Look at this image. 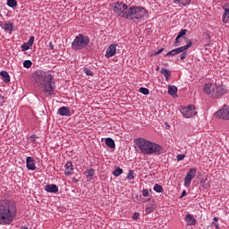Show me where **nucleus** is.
<instances>
[{
    "mask_svg": "<svg viewBox=\"0 0 229 229\" xmlns=\"http://www.w3.org/2000/svg\"><path fill=\"white\" fill-rule=\"evenodd\" d=\"M35 82L38 87L43 88V92L47 96H53L55 86H53V75L47 72L38 70L33 74Z\"/></svg>",
    "mask_w": 229,
    "mask_h": 229,
    "instance_id": "1",
    "label": "nucleus"
},
{
    "mask_svg": "<svg viewBox=\"0 0 229 229\" xmlns=\"http://www.w3.org/2000/svg\"><path fill=\"white\" fill-rule=\"evenodd\" d=\"M134 143L138 148L137 151H140L143 155H162L164 153V147L144 138L134 140Z\"/></svg>",
    "mask_w": 229,
    "mask_h": 229,
    "instance_id": "2",
    "label": "nucleus"
},
{
    "mask_svg": "<svg viewBox=\"0 0 229 229\" xmlns=\"http://www.w3.org/2000/svg\"><path fill=\"white\" fill-rule=\"evenodd\" d=\"M17 216L15 202L9 200L0 204V225H10Z\"/></svg>",
    "mask_w": 229,
    "mask_h": 229,
    "instance_id": "3",
    "label": "nucleus"
},
{
    "mask_svg": "<svg viewBox=\"0 0 229 229\" xmlns=\"http://www.w3.org/2000/svg\"><path fill=\"white\" fill-rule=\"evenodd\" d=\"M148 17V10L140 6H130L125 19L128 21H144Z\"/></svg>",
    "mask_w": 229,
    "mask_h": 229,
    "instance_id": "4",
    "label": "nucleus"
},
{
    "mask_svg": "<svg viewBox=\"0 0 229 229\" xmlns=\"http://www.w3.org/2000/svg\"><path fill=\"white\" fill-rule=\"evenodd\" d=\"M203 91L209 96V98H213L214 99H219V98L226 94V89L223 88V86H217L212 83L205 84Z\"/></svg>",
    "mask_w": 229,
    "mask_h": 229,
    "instance_id": "5",
    "label": "nucleus"
},
{
    "mask_svg": "<svg viewBox=\"0 0 229 229\" xmlns=\"http://www.w3.org/2000/svg\"><path fill=\"white\" fill-rule=\"evenodd\" d=\"M90 43L89 36L79 34L72 43V48L74 51H81L83 47H87V45Z\"/></svg>",
    "mask_w": 229,
    "mask_h": 229,
    "instance_id": "6",
    "label": "nucleus"
},
{
    "mask_svg": "<svg viewBox=\"0 0 229 229\" xmlns=\"http://www.w3.org/2000/svg\"><path fill=\"white\" fill-rule=\"evenodd\" d=\"M128 4H124L123 2H114L112 4V9L115 15L118 17H122L123 19H126L128 15Z\"/></svg>",
    "mask_w": 229,
    "mask_h": 229,
    "instance_id": "7",
    "label": "nucleus"
},
{
    "mask_svg": "<svg viewBox=\"0 0 229 229\" xmlns=\"http://www.w3.org/2000/svg\"><path fill=\"white\" fill-rule=\"evenodd\" d=\"M181 114L185 117L186 119H191V117H194L196 115V108L194 107V105H190L187 107H182L181 109Z\"/></svg>",
    "mask_w": 229,
    "mask_h": 229,
    "instance_id": "8",
    "label": "nucleus"
},
{
    "mask_svg": "<svg viewBox=\"0 0 229 229\" xmlns=\"http://www.w3.org/2000/svg\"><path fill=\"white\" fill-rule=\"evenodd\" d=\"M217 119H224V121H229V107L224 106L220 110L216 113Z\"/></svg>",
    "mask_w": 229,
    "mask_h": 229,
    "instance_id": "9",
    "label": "nucleus"
},
{
    "mask_svg": "<svg viewBox=\"0 0 229 229\" xmlns=\"http://www.w3.org/2000/svg\"><path fill=\"white\" fill-rule=\"evenodd\" d=\"M196 176V169L191 168L189 170V172L186 174V176L184 178V185L185 187H189L191 185V182H192V179Z\"/></svg>",
    "mask_w": 229,
    "mask_h": 229,
    "instance_id": "10",
    "label": "nucleus"
},
{
    "mask_svg": "<svg viewBox=\"0 0 229 229\" xmlns=\"http://www.w3.org/2000/svg\"><path fill=\"white\" fill-rule=\"evenodd\" d=\"M117 44H111L106 51V58H112L115 55Z\"/></svg>",
    "mask_w": 229,
    "mask_h": 229,
    "instance_id": "11",
    "label": "nucleus"
},
{
    "mask_svg": "<svg viewBox=\"0 0 229 229\" xmlns=\"http://www.w3.org/2000/svg\"><path fill=\"white\" fill-rule=\"evenodd\" d=\"M27 169L30 171H35L37 166L35 165V160L31 157H28L26 159Z\"/></svg>",
    "mask_w": 229,
    "mask_h": 229,
    "instance_id": "12",
    "label": "nucleus"
},
{
    "mask_svg": "<svg viewBox=\"0 0 229 229\" xmlns=\"http://www.w3.org/2000/svg\"><path fill=\"white\" fill-rule=\"evenodd\" d=\"M64 174L65 176H71L72 172L74 171V168L72 167V162H67L64 165Z\"/></svg>",
    "mask_w": 229,
    "mask_h": 229,
    "instance_id": "13",
    "label": "nucleus"
},
{
    "mask_svg": "<svg viewBox=\"0 0 229 229\" xmlns=\"http://www.w3.org/2000/svg\"><path fill=\"white\" fill-rule=\"evenodd\" d=\"M59 115L69 117L71 115V111L66 106H62L58 109Z\"/></svg>",
    "mask_w": 229,
    "mask_h": 229,
    "instance_id": "14",
    "label": "nucleus"
},
{
    "mask_svg": "<svg viewBox=\"0 0 229 229\" xmlns=\"http://www.w3.org/2000/svg\"><path fill=\"white\" fill-rule=\"evenodd\" d=\"M185 222L187 226H194V225H196V220L194 218V216H192V215H186L185 216Z\"/></svg>",
    "mask_w": 229,
    "mask_h": 229,
    "instance_id": "15",
    "label": "nucleus"
},
{
    "mask_svg": "<svg viewBox=\"0 0 229 229\" xmlns=\"http://www.w3.org/2000/svg\"><path fill=\"white\" fill-rule=\"evenodd\" d=\"M45 191H47V192L56 193L58 192V186H56V184H47L45 186Z\"/></svg>",
    "mask_w": 229,
    "mask_h": 229,
    "instance_id": "16",
    "label": "nucleus"
},
{
    "mask_svg": "<svg viewBox=\"0 0 229 229\" xmlns=\"http://www.w3.org/2000/svg\"><path fill=\"white\" fill-rule=\"evenodd\" d=\"M192 46V40H190L187 45L175 48V50L177 51V55H180V53H183L184 51H187V49H189V47H191Z\"/></svg>",
    "mask_w": 229,
    "mask_h": 229,
    "instance_id": "17",
    "label": "nucleus"
},
{
    "mask_svg": "<svg viewBox=\"0 0 229 229\" xmlns=\"http://www.w3.org/2000/svg\"><path fill=\"white\" fill-rule=\"evenodd\" d=\"M2 28H3V30H4V31H13V23H12L10 21H6L4 24H2Z\"/></svg>",
    "mask_w": 229,
    "mask_h": 229,
    "instance_id": "18",
    "label": "nucleus"
},
{
    "mask_svg": "<svg viewBox=\"0 0 229 229\" xmlns=\"http://www.w3.org/2000/svg\"><path fill=\"white\" fill-rule=\"evenodd\" d=\"M161 74H163L165 76V81H169V80H171V71H169L168 69L162 68Z\"/></svg>",
    "mask_w": 229,
    "mask_h": 229,
    "instance_id": "19",
    "label": "nucleus"
},
{
    "mask_svg": "<svg viewBox=\"0 0 229 229\" xmlns=\"http://www.w3.org/2000/svg\"><path fill=\"white\" fill-rule=\"evenodd\" d=\"M94 169L93 168H90V169H88L86 170V172H84V174L88 180V182H90V180H92V176H94Z\"/></svg>",
    "mask_w": 229,
    "mask_h": 229,
    "instance_id": "20",
    "label": "nucleus"
},
{
    "mask_svg": "<svg viewBox=\"0 0 229 229\" xmlns=\"http://www.w3.org/2000/svg\"><path fill=\"white\" fill-rule=\"evenodd\" d=\"M0 75L2 76L4 83H10V74H8V72L6 71H2L0 72Z\"/></svg>",
    "mask_w": 229,
    "mask_h": 229,
    "instance_id": "21",
    "label": "nucleus"
},
{
    "mask_svg": "<svg viewBox=\"0 0 229 229\" xmlns=\"http://www.w3.org/2000/svg\"><path fill=\"white\" fill-rule=\"evenodd\" d=\"M106 144L107 148H111L112 149H114V148H115V141H114V139H112V138H106Z\"/></svg>",
    "mask_w": 229,
    "mask_h": 229,
    "instance_id": "22",
    "label": "nucleus"
},
{
    "mask_svg": "<svg viewBox=\"0 0 229 229\" xmlns=\"http://www.w3.org/2000/svg\"><path fill=\"white\" fill-rule=\"evenodd\" d=\"M176 92H178L176 86L172 85L168 87V94H170V96H176Z\"/></svg>",
    "mask_w": 229,
    "mask_h": 229,
    "instance_id": "23",
    "label": "nucleus"
},
{
    "mask_svg": "<svg viewBox=\"0 0 229 229\" xmlns=\"http://www.w3.org/2000/svg\"><path fill=\"white\" fill-rule=\"evenodd\" d=\"M229 21V7L225 9V13L223 14V22L226 24Z\"/></svg>",
    "mask_w": 229,
    "mask_h": 229,
    "instance_id": "24",
    "label": "nucleus"
},
{
    "mask_svg": "<svg viewBox=\"0 0 229 229\" xmlns=\"http://www.w3.org/2000/svg\"><path fill=\"white\" fill-rule=\"evenodd\" d=\"M7 5L10 8H15L17 6V0H7Z\"/></svg>",
    "mask_w": 229,
    "mask_h": 229,
    "instance_id": "25",
    "label": "nucleus"
},
{
    "mask_svg": "<svg viewBox=\"0 0 229 229\" xmlns=\"http://www.w3.org/2000/svg\"><path fill=\"white\" fill-rule=\"evenodd\" d=\"M187 31H188L187 29L182 30L178 33V35H177L178 38H185V35H187Z\"/></svg>",
    "mask_w": 229,
    "mask_h": 229,
    "instance_id": "26",
    "label": "nucleus"
},
{
    "mask_svg": "<svg viewBox=\"0 0 229 229\" xmlns=\"http://www.w3.org/2000/svg\"><path fill=\"white\" fill-rule=\"evenodd\" d=\"M154 191L156 192H164V188L162 187V185L157 183L154 185Z\"/></svg>",
    "mask_w": 229,
    "mask_h": 229,
    "instance_id": "27",
    "label": "nucleus"
},
{
    "mask_svg": "<svg viewBox=\"0 0 229 229\" xmlns=\"http://www.w3.org/2000/svg\"><path fill=\"white\" fill-rule=\"evenodd\" d=\"M200 185L203 187V189H208V187H210V182L207 180L201 181Z\"/></svg>",
    "mask_w": 229,
    "mask_h": 229,
    "instance_id": "28",
    "label": "nucleus"
},
{
    "mask_svg": "<svg viewBox=\"0 0 229 229\" xmlns=\"http://www.w3.org/2000/svg\"><path fill=\"white\" fill-rule=\"evenodd\" d=\"M31 65H33V63L30 60H25L23 63V67H25V69H30Z\"/></svg>",
    "mask_w": 229,
    "mask_h": 229,
    "instance_id": "29",
    "label": "nucleus"
},
{
    "mask_svg": "<svg viewBox=\"0 0 229 229\" xmlns=\"http://www.w3.org/2000/svg\"><path fill=\"white\" fill-rule=\"evenodd\" d=\"M123 173V168H116L114 172H113V174L114 176H121Z\"/></svg>",
    "mask_w": 229,
    "mask_h": 229,
    "instance_id": "30",
    "label": "nucleus"
},
{
    "mask_svg": "<svg viewBox=\"0 0 229 229\" xmlns=\"http://www.w3.org/2000/svg\"><path fill=\"white\" fill-rule=\"evenodd\" d=\"M179 4H182V6H187V4H191V0H176Z\"/></svg>",
    "mask_w": 229,
    "mask_h": 229,
    "instance_id": "31",
    "label": "nucleus"
},
{
    "mask_svg": "<svg viewBox=\"0 0 229 229\" xmlns=\"http://www.w3.org/2000/svg\"><path fill=\"white\" fill-rule=\"evenodd\" d=\"M135 173L132 170H129V173L127 174V180H133L135 178Z\"/></svg>",
    "mask_w": 229,
    "mask_h": 229,
    "instance_id": "32",
    "label": "nucleus"
},
{
    "mask_svg": "<svg viewBox=\"0 0 229 229\" xmlns=\"http://www.w3.org/2000/svg\"><path fill=\"white\" fill-rule=\"evenodd\" d=\"M139 91L141 94H144V96H148V94H149V89L148 88H140Z\"/></svg>",
    "mask_w": 229,
    "mask_h": 229,
    "instance_id": "33",
    "label": "nucleus"
},
{
    "mask_svg": "<svg viewBox=\"0 0 229 229\" xmlns=\"http://www.w3.org/2000/svg\"><path fill=\"white\" fill-rule=\"evenodd\" d=\"M176 55H178V52L176 51V48H175V49L169 51L166 54V56H176Z\"/></svg>",
    "mask_w": 229,
    "mask_h": 229,
    "instance_id": "34",
    "label": "nucleus"
},
{
    "mask_svg": "<svg viewBox=\"0 0 229 229\" xmlns=\"http://www.w3.org/2000/svg\"><path fill=\"white\" fill-rule=\"evenodd\" d=\"M31 47L29 43H24L21 45V51H28Z\"/></svg>",
    "mask_w": 229,
    "mask_h": 229,
    "instance_id": "35",
    "label": "nucleus"
},
{
    "mask_svg": "<svg viewBox=\"0 0 229 229\" xmlns=\"http://www.w3.org/2000/svg\"><path fill=\"white\" fill-rule=\"evenodd\" d=\"M154 210H155V208H153V206H148V207L145 208L146 214H151V212H153Z\"/></svg>",
    "mask_w": 229,
    "mask_h": 229,
    "instance_id": "36",
    "label": "nucleus"
},
{
    "mask_svg": "<svg viewBox=\"0 0 229 229\" xmlns=\"http://www.w3.org/2000/svg\"><path fill=\"white\" fill-rule=\"evenodd\" d=\"M84 72L87 76H94V72H92L89 68H84Z\"/></svg>",
    "mask_w": 229,
    "mask_h": 229,
    "instance_id": "37",
    "label": "nucleus"
},
{
    "mask_svg": "<svg viewBox=\"0 0 229 229\" xmlns=\"http://www.w3.org/2000/svg\"><path fill=\"white\" fill-rule=\"evenodd\" d=\"M33 42H35V37L31 36L27 43L31 47V46H33Z\"/></svg>",
    "mask_w": 229,
    "mask_h": 229,
    "instance_id": "38",
    "label": "nucleus"
},
{
    "mask_svg": "<svg viewBox=\"0 0 229 229\" xmlns=\"http://www.w3.org/2000/svg\"><path fill=\"white\" fill-rule=\"evenodd\" d=\"M142 196H144V198H148V196H149V191H148V189H144L142 191Z\"/></svg>",
    "mask_w": 229,
    "mask_h": 229,
    "instance_id": "39",
    "label": "nucleus"
},
{
    "mask_svg": "<svg viewBox=\"0 0 229 229\" xmlns=\"http://www.w3.org/2000/svg\"><path fill=\"white\" fill-rule=\"evenodd\" d=\"M183 158H185V154H179V155H177L178 162L183 160Z\"/></svg>",
    "mask_w": 229,
    "mask_h": 229,
    "instance_id": "40",
    "label": "nucleus"
},
{
    "mask_svg": "<svg viewBox=\"0 0 229 229\" xmlns=\"http://www.w3.org/2000/svg\"><path fill=\"white\" fill-rule=\"evenodd\" d=\"M181 60H185L187 58V52H183L180 55Z\"/></svg>",
    "mask_w": 229,
    "mask_h": 229,
    "instance_id": "41",
    "label": "nucleus"
},
{
    "mask_svg": "<svg viewBox=\"0 0 229 229\" xmlns=\"http://www.w3.org/2000/svg\"><path fill=\"white\" fill-rule=\"evenodd\" d=\"M140 216V214L135 212L132 216V219H134V221H136V219H139Z\"/></svg>",
    "mask_w": 229,
    "mask_h": 229,
    "instance_id": "42",
    "label": "nucleus"
},
{
    "mask_svg": "<svg viewBox=\"0 0 229 229\" xmlns=\"http://www.w3.org/2000/svg\"><path fill=\"white\" fill-rule=\"evenodd\" d=\"M180 38H178V36L176 37L175 40H174V46L175 47H178V44H180Z\"/></svg>",
    "mask_w": 229,
    "mask_h": 229,
    "instance_id": "43",
    "label": "nucleus"
},
{
    "mask_svg": "<svg viewBox=\"0 0 229 229\" xmlns=\"http://www.w3.org/2000/svg\"><path fill=\"white\" fill-rule=\"evenodd\" d=\"M211 226H215L216 229H219V224H217L216 222H212Z\"/></svg>",
    "mask_w": 229,
    "mask_h": 229,
    "instance_id": "44",
    "label": "nucleus"
},
{
    "mask_svg": "<svg viewBox=\"0 0 229 229\" xmlns=\"http://www.w3.org/2000/svg\"><path fill=\"white\" fill-rule=\"evenodd\" d=\"M164 51V48H161L159 50H157V52L154 53L155 55H160V53H162Z\"/></svg>",
    "mask_w": 229,
    "mask_h": 229,
    "instance_id": "45",
    "label": "nucleus"
},
{
    "mask_svg": "<svg viewBox=\"0 0 229 229\" xmlns=\"http://www.w3.org/2000/svg\"><path fill=\"white\" fill-rule=\"evenodd\" d=\"M49 48L52 49V50L55 49V46L51 42L49 43Z\"/></svg>",
    "mask_w": 229,
    "mask_h": 229,
    "instance_id": "46",
    "label": "nucleus"
},
{
    "mask_svg": "<svg viewBox=\"0 0 229 229\" xmlns=\"http://www.w3.org/2000/svg\"><path fill=\"white\" fill-rule=\"evenodd\" d=\"M183 196H187V191H182V196H181V199L183 198Z\"/></svg>",
    "mask_w": 229,
    "mask_h": 229,
    "instance_id": "47",
    "label": "nucleus"
},
{
    "mask_svg": "<svg viewBox=\"0 0 229 229\" xmlns=\"http://www.w3.org/2000/svg\"><path fill=\"white\" fill-rule=\"evenodd\" d=\"M213 221H215V223H217V221H219V218H217V216H215V217L213 218Z\"/></svg>",
    "mask_w": 229,
    "mask_h": 229,
    "instance_id": "48",
    "label": "nucleus"
},
{
    "mask_svg": "<svg viewBox=\"0 0 229 229\" xmlns=\"http://www.w3.org/2000/svg\"><path fill=\"white\" fill-rule=\"evenodd\" d=\"M37 135L33 134L32 136H30V139H37Z\"/></svg>",
    "mask_w": 229,
    "mask_h": 229,
    "instance_id": "49",
    "label": "nucleus"
},
{
    "mask_svg": "<svg viewBox=\"0 0 229 229\" xmlns=\"http://www.w3.org/2000/svg\"><path fill=\"white\" fill-rule=\"evenodd\" d=\"M3 99H4V97H3V95L0 94V101H3Z\"/></svg>",
    "mask_w": 229,
    "mask_h": 229,
    "instance_id": "50",
    "label": "nucleus"
},
{
    "mask_svg": "<svg viewBox=\"0 0 229 229\" xmlns=\"http://www.w3.org/2000/svg\"><path fill=\"white\" fill-rule=\"evenodd\" d=\"M159 70H160V67L157 66V67L156 68V71H159Z\"/></svg>",
    "mask_w": 229,
    "mask_h": 229,
    "instance_id": "51",
    "label": "nucleus"
},
{
    "mask_svg": "<svg viewBox=\"0 0 229 229\" xmlns=\"http://www.w3.org/2000/svg\"><path fill=\"white\" fill-rule=\"evenodd\" d=\"M225 6H226L227 8H229V4H226Z\"/></svg>",
    "mask_w": 229,
    "mask_h": 229,
    "instance_id": "52",
    "label": "nucleus"
},
{
    "mask_svg": "<svg viewBox=\"0 0 229 229\" xmlns=\"http://www.w3.org/2000/svg\"><path fill=\"white\" fill-rule=\"evenodd\" d=\"M169 128H171V126L167 125V129L169 130Z\"/></svg>",
    "mask_w": 229,
    "mask_h": 229,
    "instance_id": "53",
    "label": "nucleus"
}]
</instances>
